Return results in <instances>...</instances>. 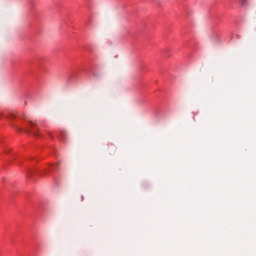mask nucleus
Listing matches in <instances>:
<instances>
[{
	"label": "nucleus",
	"instance_id": "nucleus-1",
	"mask_svg": "<svg viewBox=\"0 0 256 256\" xmlns=\"http://www.w3.org/2000/svg\"><path fill=\"white\" fill-rule=\"evenodd\" d=\"M29 126H30V129L29 128H26V129H21V128H17L18 131H24V133H28L30 135H34L35 137L39 136V133L37 132V130H35V127H37V124L33 121H30L29 122Z\"/></svg>",
	"mask_w": 256,
	"mask_h": 256
},
{
	"label": "nucleus",
	"instance_id": "nucleus-2",
	"mask_svg": "<svg viewBox=\"0 0 256 256\" xmlns=\"http://www.w3.org/2000/svg\"><path fill=\"white\" fill-rule=\"evenodd\" d=\"M55 171H59V163L54 165H49L48 169H46L44 172H40V175L42 177H47V175H53Z\"/></svg>",
	"mask_w": 256,
	"mask_h": 256
},
{
	"label": "nucleus",
	"instance_id": "nucleus-3",
	"mask_svg": "<svg viewBox=\"0 0 256 256\" xmlns=\"http://www.w3.org/2000/svg\"><path fill=\"white\" fill-rule=\"evenodd\" d=\"M37 173L38 172L33 168H27L26 169V175H27L28 179H31V177H33V175H35Z\"/></svg>",
	"mask_w": 256,
	"mask_h": 256
},
{
	"label": "nucleus",
	"instance_id": "nucleus-4",
	"mask_svg": "<svg viewBox=\"0 0 256 256\" xmlns=\"http://www.w3.org/2000/svg\"><path fill=\"white\" fill-rule=\"evenodd\" d=\"M58 138L61 139V141H65V139L67 138V132L65 131L60 132V134L58 135Z\"/></svg>",
	"mask_w": 256,
	"mask_h": 256
},
{
	"label": "nucleus",
	"instance_id": "nucleus-5",
	"mask_svg": "<svg viewBox=\"0 0 256 256\" xmlns=\"http://www.w3.org/2000/svg\"><path fill=\"white\" fill-rule=\"evenodd\" d=\"M75 75H77V72H72L71 74H69L68 78L73 79V77H75Z\"/></svg>",
	"mask_w": 256,
	"mask_h": 256
},
{
	"label": "nucleus",
	"instance_id": "nucleus-6",
	"mask_svg": "<svg viewBox=\"0 0 256 256\" xmlns=\"http://www.w3.org/2000/svg\"><path fill=\"white\" fill-rule=\"evenodd\" d=\"M240 5H247V0H239Z\"/></svg>",
	"mask_w": 256,
	"mask_h": 256
},
{
	"label": "nucleus",
	"instance_id": "nucleus-7",
	"mask_svg": "<svg viewBox=\"0 0 256 256\" xmlns=\"http://www.w3.org/2000/svg\"><path fill=\"white\" fill-rule=\"evenodd\" d=\"M11 117H12L13 119H15V114H12Z\"/></svg>",
	"mask_w": 256,
	"mask_h": 256
}]
</instances>
